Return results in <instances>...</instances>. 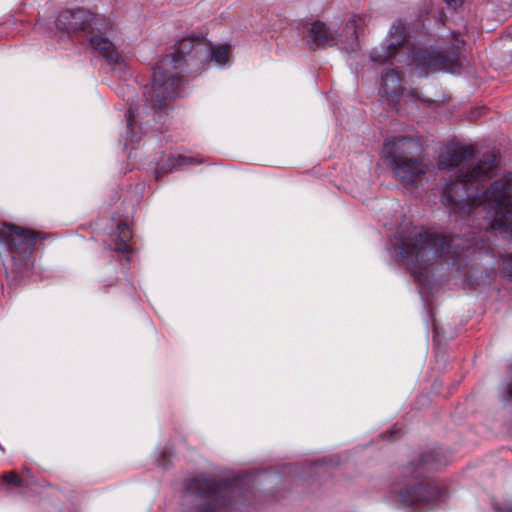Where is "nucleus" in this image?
I'll list each match as a JSON object with an SVG mask.
<instances>
[{
	"mask_svg": "<svg viewBox=\"0 0 512 512\" xmlns=\"http://www.w3.org/2000/svg\"><path fill=\"white\" fill-rule=\"evenodd\" d=\"M474 154L473 145L454 143L439 156V169L459 168L455 179H445L438 184L441 202L454 212L480 216L483 219L481 229L512 232V173L483 190L484 182L492 178L497 159L488 153L472 161Z\"/></svg>",
	"mask_w": 512,
	"mask_h": 512,
	"instance_id": "obj_1",
	"label": "nucleus"
},
{
	"mask_svg": "<svg viewBox=\"0 0 512 512\" xmlns=\"http://www.w3.org/2000/svg\"><path fill=\"white\" fill-rule=\"evenodd\" d=\"M230 47L228 45H210L200 35L185 36L174 45L173 52L161 58L153 68L151 81L145 86L143 96L144 110L153 111L157 124L155 130L162 131L164 116L168 115L167 100L179 97L183 87L182 72L192 73L207 61L217 66L228 62Z\"/></svg>",
	"mask_w": 512,
	"mask_h": 512,
	"instance_id": "obj_2",
	"label": "nucleus"
},
{
	"mask_svg": "<svg viewBox=\"0 0 512 512\" xmlns=\"http://www.w3.org/2000/svg\"><path fill=\"white\" fill-rule=\"evenodd\" d=\"M473 240L475 237L444 236L405 226L397 231L388 251L407 267L416 281L424 283L432 275L430 266L437 259L444 258L448 265H458L462 258L468 257Z\"/></svg>",
	"mask_w": 512,
	"mask_h": 512,
	"instance_id": "obj_3",
	"label": "nucleus"
},
{
	"mask_svg": "<svg viewBox=\"0 0 512 512\" xmlns=\"http://www.w3.org/2000/svg\"><path fill=\"white\" fill-rule=\"evenodd\" d=\"M455 43L451 49L423 48L413 51L411 54L406 47L405 29L400 23L393 24L387 38L379 47L372 49L370 59L372 62L383 65H393L400 61L401 56H406L408 64L414 67L419 76H426L429 72L441 70L451 71L460 67V49L465 45L463 39L459 40L453 33Z\"/></svg>",
	"mask_w": 512,
	"mask_h": 512,
	"instance_id": "obj_4",
	"label": "nucleus"
},
{
	"mask_svg": "<svg viewBox=\"0 0 512 512\" xmlns=\"http://www.w3.org/2000/svg\"><path fill=\"white\" fill-rule=\"evenodd\" d=\"M250 473L239 475L232 482L199 475L188 479L183 495V512H231L238 498H245L253 487Z\"/></svg>",
	"mask_w": 512,
	"mask_h": 512,
	"instance_id": "obj_5",
	"label": "nucleus"
},
{
	"mask_svg": "<svg viewBox=\"0 0 512 512\" xmlns=\"http://www.w3.org/2000/svg\"><path fill=\"white\" fill-rule=\"evenodd\" d=\"M420 143L412 137L398 135L385 139L383 157L395 178L411 185L427 171V165L418 158Z\"/></svg>",
	"mask_w": 512,
	"mask_h": 512,
	"instance_id": "obj_6",
	"label": "nucleus"
},
{
	"mask_svg": "<svg viewBox=\"0 0 512 512\" xmlns=\"http://www.w3.org/2000/svg\"><path fill=\"white\" fill-rule=\"evenodd\" d=\"M40 234L20 226L0 221V245L11 255L12 270L24 277L31 267L30 257Z\"/></svg>",
	"mask_w": 512,
	"mask_h": 512,
	"instance_id": "obj_7",
	"label": "nucleus"
},
{
	"mask_svg": "<svg viewBox=\"0 0 512 512\" xmlns=\"http://www.w3.org/2000/svg\"><path fill=\"white\" fill-rule=\"evenodd\" d=\"M396 497L407 512H423L443 501L445 494L435 482H428L401 488Z\"/></svg>",
	"mask_w": 512,
	"mask_h": 512,
	"instance_id": "obj_8",
	"label": "nucleus"
},
{
	"mask_svg": "<svg viewBox=\"0 0 512 512\" xmlns=\"http://www.w3.org/2000/svg\"><path fill=\"white\" fill-rule=\"evenodd\" d=\"M447 463L444 452L439 448L428 449L419 454L417 460L409 462L403 468L405 477L418 478L427 472L438 470Z\"/></svg>",
	"mask_w": 512,
	"mask_h": 512,
	"instance_id": "obj_9",
	"label": "nucleus"
},
{
	"mask_svg": "<svg viewBox=\"0 0 512 512\" xmlns=\"http://www.w3.org/2000/svg\"><path fill=\"white\" fill-rule=\"evenodd\" d=\"M96 24V16L84 8L66 9L58 13L55 19L57 28L67 32L89 31Z\"/></svg>",
	"mask_w": 512,
	"mask_h": 512,
	"instance_id": "obj_10",
	"label": "nucleus"
},
{
	"mask_svg": "<svg viewBox=\"0 0 512 512\" xmlns=\"http://www.w3.org/2000/svg\"><path fill=\"white\" fill-rule=\"evenodd\" d=\"M308 44L313 50L332 45L335 41V33L320 20L311 23L307 36Z\"/></svg>",
	"mask_w": 512,
	"mask_h": 512,
	"instance_id": "obj_11",
	"label": "nucleus"
},
{
	"mask_svg": "<svg viewBox=\"0 0 512 512\" xmlns=\"http://www.w3.org/2000/svg\"><path fill=\"white\" fill-rule=\"evenodd\" d=\"M381 91L391 102H397L402 95L400 74L395 69H386L381 75Z\"/></svg>",
	"mask_w": 512,
	"mask_h": 512,
	"instance_id": "obj_12",
	"label": "nucleus"
},
{
	"mask_svg": "<svg viewBox=\"0 0 512 512\" xmlns=\"http://www.w3.org/2000/svg\"><path fill=\"white\" fill-rule=\"evenodd\" d=\"M111 249L128 255L131 252L129 241L132 238V231L126 222H119L115 231L110 234Z\"/></svg>",
	"mask_w": 512,
	"mask_h": 512,
	"instance_id": "obj_13",
	"label": "nucleus"
},
{
	"mask_svg": "<svg viewBox=\"0 0 512 512\" xmlns=\"http://www.w3.org/2000/svg\"><path fill=\"white\" fill-rule=\"evenodd\" d=\"M89 43L92 49L97 50L106 58L110 63L116 64L119 62V55L115 49L112 41L101 33L90 36Z\"/></svg>",
	"mask_w": 512,
	"mask_h": 512,
	"instance_id": "obj_14",
	"label": "nucleus"
},
{
	"mask_svg": "<svg viewBox=\"0 0 512 512\" xmlns=\"http://www.w3.org/2000/svg\"><path fill=\"white\" fill-rule=\"evenodd\" d=\"M144 111L137 112V115L135 113L134 107L132 103L130 104L128 110L125 113V118L127 121V129L124 135L125 138V146H130L132 149L136 148V145L141 140V134L136 131L137 121L136 117L143 114ZM146 114H149L148 111H145Z\"/></svg>",
	"mask_w": 512,
	"mask_h": 512,
	"instance_id": "obj_15",
	"label": "nucleus"
},
{
	"mask_svg": "<svg viewBox=\"0 0 512 512\" xmlns=\"http://www.w3.org/2000/svg\"><path fill=\"white\" fill-rule=\"evenodd\" d=\"M203 163V159L200 157H188L183 155H173L169 157L164 165H162L159 169H156V178L159 177V170L163 173L173 172L177 170L179 167L188 165V164H201Z\"/></svg>",
	"mask_w": 512,
	"mask_h": 512,
	"instance_id": "obj_16",
	"label": "nucleus"
},
{
	"mask_svg": "<svg viewBox=\"0 0 512 512\" xmlns=\"http://www.w3.org/2000/svg\"><path fill=\"white\" fill-rule=\"evenodd\" d=\"M3 483L13 484L16 487H22L24 481L14 472H10L2 476Z\"/></svg>",
	"mask_w": 512,
	"mask_h": 512,
	"instance_id": "obj_17",
	"label": "nucleus"
},
{
	"mask_svg": "<svg viewBox=\"0 0 512 512\" xmlns=\"http://www.w3.org/2000/svg\"><path fill=\"white\" fill-rule=\"evenodd\" d=\"M501 265L504 275L512 280V256L504 258Z\"/></svg>",
	"mask_w": 512,
	"mask_h": 512,
	"instance_id": "obj_18",
	"label": "nucleus"
},
{
	"mask_svg": "<svg viewBox=\"0 0 512 512\" xmlns=\"http://www.w3.org/2000/svg\"><path fill=\"white\" fill-rule=\"evenodd\" d=\"M502 401L505 403L512 402V384H507L501 395Z\"/></svg>",
	"mask_w": 512,
	"mask_h": 512,
	"instance_id": "obj_19",
	"label": "nucleus"
},
{
	"mask_svg": "<svg viewBox=\"0 0 512 512\" xmlns=\"http://www.w3.org/2000/svg\"><path fill=\"white\" fill-rule=\"evenodd\" d=\"M157 461V464L162 467L163 469H167L170 465V460L169 458L166 456V453L164 451H162L159 456L157 457L156 459Z\"/></svg>",
	"mask_w": 512,
	"mask_h": 512,
	"instance_id": "obj_20",
	"label": "nucleus"
},
{
	"mask_svg": "<svg viewBox=\"0 0 512 512\" xmlns=\"http://www.w3.org/2000/svg\"><path fill=\"white\" fill-rule=\"evenodd\" d=\"M402 427L399 424H395L387 433L382 434L384 439H391L393 435L400 434Z\"/></svg>",
	"mask_w": 512,
	"mask_h": 512,
	"instance_id": "obj_21",
	"label": "nucleus"
},
{
	"mask_svg": "<svg viewBox=\"0 0 512 512\" xmlns=\"http://www.w3.org/2000/svg\"><path fill=\"white\" fill-rule=\"evenodd\" d=\"M448 7L456 9L463 4L464 0H443Z\"/></svg>",
	"mask_w": 512,
	"mask_h": 512,
	"instance_id": "obj_22",
	"label": "nucleus"
},
{
	"mask_svg": "<svg viewBox=\"0 0 512 512\" xmlns=\"http://www.w3.org/2000/svg\"><path fill=\"white\" fill-rule=\"evenodd\" d=\"M332 463H333V461H332L331 458H329V459L328 458H324L322 460H318V461L313 462L310 465V468L316 467V466L321 465V464H332Z\"/></svg>",
	"mask_w": 512,
	"mask_h": 512,
	"instance_id": "obj_23",
	"label": "nucleus"
},
{
	"mask_svg": "<svg viewBox=\"0 0 512 512\" xmlns=\"http://www.w3.org/2000/svg\"><path fill=\"white\" fill-rule=\"evenodd\" d=\"M126 89H127V94H128L127 98H126V101H127L128 104H130V102H133V100H134V94L135 93H134V90L131 89L129 86H127Z\"/></svg>",
	"mask_w": 512,
	"mask_h": 512,
	"instance_id": "obj_24",
	"label": "nucleus"
},
{
	"mask_svg": "<svg viewBox=\"0 0 512 512\" xmlns=\"http://www.w3.org/2000/svg\"><path fill=\"white\" fill-rule=\"evenodd\" d=\"M496 512H512V508L496 507Z\"/></svg>",
	"mask_w": 512,
	"mask_h": 512,
	"instance_id": "obj_25",
	"label": "nucleus"
},
{
	"mask_svg": "<svg viewBox=\"0 0 512 512\" xmlns=\"http://www.w3.org/2000/svg\"><path fill=\"white\" fill-rule=\"evenodd\" d=\"M409 95L412 96V97H416L417 96V92L414 91V90H411V91H409Z\"/></svg>",
	"mask_w": 512,
	"mask_h": 512,
	"instance_id": "obj_26",
	"label": "nucleus"
}]
</instances>
